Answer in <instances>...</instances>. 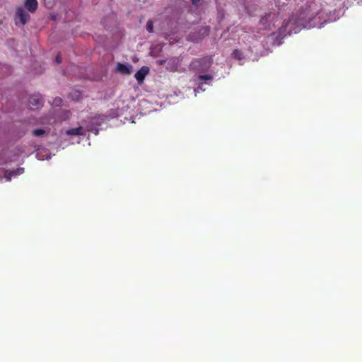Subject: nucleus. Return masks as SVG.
I'll return each instance as SVG.
<instances>
[{
	"mask_svg": "<svg viewBox=\"0 0 362 362\" xmlns=\"http://www.w3.org/2000/svg\"><path fill=\"white\" fill-rule=\"evenodd\" d=\"M210 28L209 26H202L197 29V30L191 33L188 37L190 40L197 42L202 40L204 37L209 34Z\"/></svg>",
	"mask_w": 362,
	"mask_h": 362,
	"instance_id": "obj_1",
	"label": "nucleus"
},
{
	"mask_svg": "<svg viewBox=\"0 0 362 362\" xmlns=\"http://www.w3.org/2000/svg\"><path fill=\"white\" fill-rule=\"evenodd\" d=\"M213 62V60L211 57H205L203 59H197L192 61V66L197 67V66H202L204 69H208L210 67Z\"/></svg>",
	"mask_w": 362,
	"mask_h": 362,
	"instance_id": "obj_2",
	"label": "nucleus"
},
{
	"mask_svg": "<svg viewBox=\"0 0 362 362\" xmlns=\"http://www.w3.org/2000/svg\"><path fill=\"white\" fill-rule=\"evenodd\" d=\"M16 19H19L22 25H25L30 19L29 13L20 7L16 11Z\"/></svg>",
	"mask_w": 362,
	"mask_h": 362,
	"instance_id": "obj_3",
	"label": "nucleus"
},
{
	"mask_svg": "<svg viewBox=\"0 0 362 362\" xmlns=\"http://www.w3.org/2000/svg\"><path fill=\"white\" fill-rule=\"evenodd\" d=\"M149 72V68L146 66H142L136 74L135 78L139 84H141L146 77V76Z\"/></svg>",
	"mask_w": 362,
	"mask_h": 362,
	"instance_id": "obj_4",
	"label": "nucleus"
},
{
	"mask_svg": "<svg viewBox=\"0 0 362 362\" xmlns=\"http://www.w3.org/2000/svg\"><path fill=\"white\" fill-rule=\"evenodd\" d=\"M132 66L118 62L116 65V71L123 75H129Z\"/></svg>",
	"mask_w": 362,
	"mask_h": 362,
	"instance_id": "obj_5",
	"label": "nucleus"
},
{
	"mask_svg": "<svg viewBox=\"0 0 362 362\" xmlns=\"http://www.w3.org/2000/svg\"><path fill=\"white\" fill-rule=\"evenodd\" d=\"M38 3L37 0H25V6L31 13L35 12L37 8Z\"/></svg>",
	"mask_w": 362,
	"mask_h": 362,
	"instance_id": "obj_6",
	"label": "nucleus"
},
{
	"mask_svg": "<svg viewBox=\"0 0 362 362\" xmlns=\"http://www.w3.org/2000/svg\"><path fill=\"white\" fill-rule=\"evenodd\" d=\"M29 105L31 109H38L42 105V101L40 98L36 97H31L29 100Z\"/></svg>",
	"mask_w": 362,
	"mask_h": 362,
	"instance_id": "obj_7",
	"label": "nucleus"
},
{
	"mask_svg": "<svg viewBox=\"0 0 362 362\" xmlns=\"http://www.w3.org/2000/svg\"><path fill=\"white\" fill-rule=\"evenodd\" d=\"M66 134L68 135H84L83 132V129L81 127L72 128L66 131Z\"/></svg>",
	"mask_w": 362,
	"mask_h": 362,
	"instance_id": "obj_8",
	"label": "nucleus"
},
{
	"mask_svg": "<svg viewBox=\"0 0 362 362\" xmlns=\"http://www.w3.org/2000/svg\"><path fill=\"white\" fill-rule=\"evenodd\" d=\"M233 56L235 59L241 60L243 58V52L239 49H235L233 52Z\"/></svg>",
	"mask_w": 362,
	"mask_h": 362,
	"instance_id": "obj_9",
	"label": "nucleus"
},
{
	"mask_svg": "<svg viewBox=\"0 0 362 362\" xmlns=\"http://www.w3.org/2000/svg\"><path fill=\"white\" fill-rule=\"evenodd\" d=\"M146 30L148 33H153V23L151 20H148L146 23Z\"/></svg>",
	"mask_w": 362,
	"mask_h": 362,
	"instance_id": "obj_10",
	"label": "nucleus"
},
{
	"mask_svg": "<svg viewBox=\"0 0 362 362\" xmlns=\"http://www.w3.org/2000/svg\"><path fill=\"white\" fill-rule=\"evenodd\" d=\"M212 78H213L212 76L209 75V74L199 76V81H208V80H212Z\"/></svg>",
	"mask_w": 362,
	"mask_h": 362,
	"instance_id": "obj_11",
	"label": "nucleus"
},
{
	"mask_svg": "<svg viewBox=\"0 0 362 362\" xmlns=\"http://www.w3.org/2000/svg\"><path fill=\"white\" fill-rule=\"evenodd\" d=\"M45 133V131L42 129H37L33 131V134L37 136H40L43 135Z\"/></svg>",
	"mask_w": 362,
	"mask_h": 362,
	"instance_id": "obj_12",
	"label": "nucleus"
},
{
	"mask_svg": "<svg viewBox=\"0 0 362 362\" xmlns=\"http://www.w3.org/2000/svg\"><path fill=\"white\" fill-rule=\"evenodd\" d=\"M96 119L100 120V122H96L95 124L98 125H100L101 122H104V120L105 119V117L104 115H99L98 117H95L93 118L94 120ZM93 122L95 123L94 121H93Z\"/></svg>",
	"mask_w": 362,
	"mask_h": 362,
	"instance_id": "obj_13",
	"label": "nucleus"
},
{
	"mask_svg": "<svg viewBox=\"0 0 362 362\" xmlns=\"http://www.w3.org/2000/svg\"><path fill=\"white\" fill-rule=\"evenodd\" d=\"M24 171V168H18L15 172H14V175H20L21 173H23Z\"/></svg>",
	"mask_w": 362,
	"mask_h": 362,
	"instance_id": "obj_14",
	"label": "nucleus"
},
{
	"mask_svg": "<svg viewBox=\"0 0 362 362\" xmlns=\"http://www.w3.org/2000/svg\"><path fill=\"white\" fill-rule=\"evenodd\" d=\"M62 57H61V55L59 54H58L56 57V62L59 64L62 63Z\"/></svg>",
	"mask_w": 362,
	"mask_h": 362,
	"instance_id": "obj_15",
	"label": "nucleus"
},
{
	"mask_svg": "<svg viewBox=\"0 0 362 362\" xmlns=\"http://www.w3.org/2000/svg\"><path fill=\"white\" fill-rule=\"evenodd\" d=\"M199 2V0H192L193 5H197Z\"/></svg>",
	"mask_w": 362,
	"mask_h": 362,
	"instance_id": "obj_16",
	"label": "nucleus"
},
{
	"mask_svg": "<svg viewBox=\"0 0 362 362\" xmlns=\"http://www.w3.org/2000/svg\"><path fill=\"white\" fill-rule=\"evenodd\" d=\"M95 134H98V129H95Z\"/></svg>",
	"mask_w": 362,
	"mask_h": 362,
	"instance_id": "obj_17",
	"label": "nucleus"
}]
</instances>
